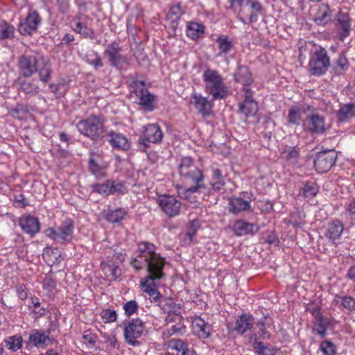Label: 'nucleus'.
Returning <instances> with one entry per match:
<instances>
[{
  "label": "nucleus",
  "instance_id": "obj_1",
  "mask_svg": "<svg viewBox=\"0 0 355 355\" xmlns=\"http://www.w3.org/2000/svg\"><path fill=\"white\" fill-rule=\"evenodd\" d=\"M155 245L150 242L141 241L138 243V255L131 261V265L137 270L144 268L148 270H163L165 260L159 254L155 252Z\"/></svg>",
  "mask_w": 355,
  "mask_h": 355
},
{
  "label": "nucleus",
  "instance_id": "obj_2",
  "mask_svg": "<svg viewBox=\"0 0 355 355\" xmlns=\"http://www.w3.org/2000/svg\"><path fill=\"white\" fill-rule=\"evenodd\" d=\"M178 171L180 175L184 182L194 184V186L187 189V192L193 193L200 189L205 188L202 171L194 164L192 157H182L179 164Z\"/></svg>",
  "mask_w": 355,
  "mask_h": 355
},
{
  "label": "nucleus",
  "instance_id": "obj_3",
  "mask_svg": "<svg viewBox=\"0 0 355 355\" xmlns=\"http://www.w3.org/2000/svg\"><path fill=\"white\" fill-rule=\"evenodd\" d=\"M202 78L206 92L211 95L214 100L223 99L227 96L228 90L216 70L207 69L204 71Z\"/></svg>",
  "mask_w": 355,
  "mask_h": 355
},
{
  "label": "nucleus",
  "instance_id": "obj_4",
  "mask_svg": "<svg viewBox=\"0 0 355 355\" xmlns=\"http://www.w3.org/2000/svg\"><path fill=\"white\" fill-rule=\"evenodd\" d=\"M76 126L80 134L90 138L92 141H96L103 135V123L100 117L96 115L80 120Z\"/></svg>",
  "mask_w": 355,
  "mask_h": 355
},
{
  "label": "nucleus",
  "instance_id": "obj_5",
  "mask_svg": "<svg viewBox=\"0 0 355 355\" xmlns=\"http://www.w3.org/2000/svg\"><path fill=\"white\" fill-rule=\"evenodd\" d=\"M122 47L119 42L114 41L108 44L104 51L109 64L118 70H125L130 64V58L121 53Z\"/></svg>",
  "mask_w": 355,
  "mask_h": 355
},
{
  "label": "nucleus",
  "instance_id": "obj_6",
  "mask_svg": "<svg viewBox=\"0 0 355 355\" xmlns=\"http://www.w3.org/2000/svg\"><path fill=\"white\" fill-rule=\"evenodd\" d=\"M232 6L239 8V15L248 18L249 24L256 22L258 15L261 13L262 6L258 1L253 0H229Z\"/></svg>",
  "mask_w": 355,
  "mask_h": 355
},
{
  "label": "nucleus",
  "instance_id": "obj_7",
  "mask_svg": "<svg viewBox=\"0 0 355 355\" xmlns=\"http://www.w3.org/2000/svg\"><path fill=\"white\" fill-rule=\"evenodd\" d=\"M329 66L330 60L327 51L322 47L315 50L309 63L311 73L314 76L323 75L327 72Z\"/></svg>",
  "mask_w": 355,
  "mask_h": 355
},
{
  "label": "nucleus",
  "instance_id": "obj_8",
  "mask_svg": "<svg viewBox=\"0 0 355 355\" xmlns=\"http://www.w3.org/2000/svg\"><path fill=\"white\" fill-rule=\"evenodd\" d=\"M73 232V223L71 220L67 219L58 230L51 227L46 229V236L58 243H65L71 241Z\"/></svg>",
  "mask_w": 355,
  "mask_h": 355
},
{
  "label": "nucleus",
  "instance_id": "obj_9",
  "mask_svg": "<svg viewBox=\"0 0 355 355\" xmlns=\"http://www.w3.org/2000/svg\"><path fill=\"white\" fill-rule=\"evenodd\" d=\"M132 92L139 100V104L146 110L152 111L154 109V95L151 94L146 87L145 82L143 80H134L131 83Z\"/></svg>",
  "mask_w": 355,
  "mask_h": 355
},
{
  "label": "nucleus",
  "instance_id": "obj_10",
  "mask_svg": "<svg viewBox=\"0 0 355 355\" xmlns=\"http://www.w3.org/2000/svg\"><path fill=\"white\" fill-rule=\"evenodd\" d=\"M337 152L335 150H323L317 153L314 159V166L318 173H325L335 164Z\"/></svg>",
  "mask_w": 355,
  "mask_h": 355
},
{
  "label": "nucleus",
  "instance_id": "obj_11",
  "mask_svg": "<svg viewBox=\"0 0 355 355\" xmlns=\"http://www.w3.org/2000/svg\"><path fill=\"white\" fill-rule=\"evenodd\" d=\"M19 77H31L38 69V60L33 55H23L18 59Z\"/></svg>",
  "mask_w": 355,
  "mask_h": 355
},
{
  "label": "nucleus",
  "instance_id": "obj_12",
  "mask_svg": "<svg viewBox=\"0 0 355 355\" xmlns=\"http://www.w3.org/2000/svg\"><path fill=\"white\" fill-rule=\"evenodd\" d=\"M144 329V322L139 319H133L129 322L124 327L123 335L125 341L133 346L138 344L137 339L141 336Z\"/></svg>",
  "mask_w": 355,
  "mask_h": 355
},
{
  "label": "nucleus",
  "instance_id": "obj_13",
  "mask_svg": "<svg viewBox=\"0 0 355 355\" xmlns=\"http://www.w3.org/2000/svg\"><path fill=\"white\" fill-rule=\"evenodd\" d=\"M144 137L139 139V144L144 146L142 150H145L148 147L145 141L153 144L160 143L163 138V132L158 125L148 124L145 127Z\"/></svg>",
  "mask_w": 355,
  "mask_h": 355
},
{
  "label": "nucleus",
  "instance_id": "obj_14",
  "mask_svg": "<svg viewBox=\"0 0 355 355\" xmlns=\"http://www.w3.org/2000/svg\"><path fill=\"white\" fill-rule=\"evenodd\" d=\"M41 23V17L35 10H29L25 20L20 22L18 30L23 35H31L36 31Z\"/></svg>",
  "mask_w": 355,
  "mask_h": 355
},
{
  "label": "nucleus",
  "instance_id": "obj_15",
  "mask_svg": "<svg viewBox=\"0 0 355 355\" xmlns=\"http://www.w3.org/2000/svg\"><path fill=\"white\" fill-rule=\"evenodd\" d=\"M162 211L169 217L178 215L180 212L181 202L172 196H162L157 200Z\"/></svg>",
  "mask_w": 355,
  "mask_h": 355
},
{
  "label": "nucleus",
  "instance_id": "obj_16",
  "mask_svg": "<svg viewBox=\"0 0 355 355\" xmlns=\"http://www.w3.org/2000/svg\"><path fill=\"white\" fill-rule=\"evenodd\" d=\"M148 275L144 278L141 279L140 285L144 292L150 293V291L156 288L155 281L159 280L164 276L163 270H152L151 268L147 270Z\"/></svg>",
  "mask_w": 355,
  "mask_h": 355
},
{
  "label": "nucleus",
  "instance_id": "obj_17",
  "mask_svg": "<svg viewBox=\"0 0 355 355\" xmlns=\"http://www.w3.org/2000/svg\"><path fill=\"white\" fill-rule=\"evenodd\" d=\"M106 136L107 142L114 149L126 151L131 147L127 137L121 133L111 130L106 134Z\"/></svg>",
  "mask_w": 355,
  "mask_h": 355
},
{
  "label": "nucleus",
  "instance_id": "obj_18",
  "mask_svg": "<svg viewBox=\"0 0 355 355\" xmlns=\"http://www.w3.org/2000/svg\"><path fill=\"white\" fill-rule=\"evenodd\" d=\"M190 103L198 110V112L204 117L209 116L212 112V105L207 98L200 94L194 93L191 96Z\"/></svg>",
  "mask_w": 355,
  "mask_h": 355
},
{
  "label": "nucleus",
  "instance_id": "obj_19",
  "mask_svg": "<svg viewBox=\"0 0 355 355\" xmlns=\"http://www.w3.org/2000/svg\"><path fill=\"white\" fill-rule=\"evenodd\" d=\"M19 224L24 232L31 236H34L40 230L39 220L31 215L22 216L19 218Z\"/></svg>",
  "mask_w": 355,
  "mask_h": 355
},
{
  "label": "nucleus",
  "instance_id": "obj_20",
  "mask_svg": "<svg viewBox=\"0 0 355 355\" xmlns=\"http://www.w3.org/2000/svg\"><path fill=\"white\" fill-rule=\"evenodd\" d=\"M281 158L289 166H296L299 164L300 154L295 146H282L279 150Z\"/></svg>",
  "mask_w": 355,
  "mask_h": 355
},
{
  "label": "nucleus",
  "instance_id": "obj_21",
  "mask_svg": "<svg viewBox=\"0 0 355 355\" xmlns=\"http://www.w3.org/2000/svg\"><path fill=\"white\" fill-rule=\"evenodd\" d=\"M306 129L311 134H322L325 132L324 119L319 114H312L306 117Z\"/></svg>",
  "mask_w": 355,
  "mask_h": 355
},
{
  "label": "nucleus",
  "instance_id": "obj_22",
  "mask_svg": "<svg viewBox=\"0 0 355 355\" xmlns=\"http://www.w3.org/2000/svg\"><path fill=\"white\" fill-rule=\"evenodd\" d=\"M259 228L254 223H248L243 220H237L233 225V231L236 236H241L245 234H254L258 232Z\"/></svg>",
  "mask_w": 355,
  "mask_h": 355
},
{
  "label": "nucleus",
  "instance_id": "obj_23",
  "mask_svg": "<svg viewBox=\"0 0 355 355\" xmlns=\"http://www.w3.org/2000/svg\"><path fill=\"white\" fill-rule=\"evenodd\" d=\"M336 20L340 38L343 40L351 31V19L348 14L339 12Z\"/></svg>",
  "mask_w": 355,
  "mask_h": 355
},
{
  "label": "nucleus",
  "instance_id": "obj_24",
  "mask_svg": "<svg viewBox=\"0 0 355 355\" xmlns=\"http://www.w3.org/2000/svg\"><path fill=\"white\" fill-rule=\"evenodd\" d=\"M101 269L106 279L110 282L115 281L122 272L119 266L113 260H108L101 263Z\"/></svg>",
  "mask_w": 355,
  "mask_h": 355
},
{
  "label": "nucleus",
  "instance_id": "obj_25",
  "mask_svg": "<svg viewBox=\"0 0 355 355\" xmlns=\"http://www.w3.org/2000/svg\"><path fill=\"white\" fill-rule=\"evenodd\" d=\"M182 15L183 11L180 3L171 6L166 14V19L173 31L178 28V21Z\"/></svg>",
  "mask_w": 355,
  "mask_h": 355
},
{
  "label": "nucleus",
  "instance_id": "obj_26",
  "mask_svg": "<svg viewBox=\"0 0 355 355\" xmlns=\"http://www.w3.org/2000/svg\"><path fill=\"white\" fill-rule=\"evenodd\" d=\"M330 324V320L324 317L319 312L315 316L313 331H315L321 338H324Z\"/></svg>",
  "mask_w": 355,
  "mask_h": 355
},
{
  "label": "nucleus",
  "instance_id": "obj_27",
  "mask_svg": "<svg viewBox=\"0 0 355 355\" xmlns=\"http://www.w3.org/2000/svg\"><path fill=\"white\" fill-rule=\"evenodd\" d=\"M230 211L233 214H238L241 211L250 209V203L240 197L231 198L229 201Z\"/></svg>",
  "mask_w": 355,
  "mask_h": 355
},
{
  "label": "nucleus",
  "instance_id": "obj_28",
  "mask_svg": "<svg viewBox=\"0 0 355 355\" xmlns=\"http://www.w3.org/2000/svg\"><path fill=\"white\" fill-rule=\"evenodd\" d=\"M26 77H18L17 83L20 89L26 94H36L39 92L40 87L37 80H26Z\"/></svg>",
  "mask_w": 355,
  "mask_h": 355
},
{
  "label": "nucleus",
  "instance_id": "obj_29",
  "mask_svg": "<svg viewBox=\"0 0 355 355\" xmlns=\"http://www.w3.org/2000/svg\"><path fill=\"white\" fill-rule=\"evenodd\" d=\"M234 80L243 86H250L253 83L252 74L245 66H239L234 73Z\"/></svg>",
  "mask_w": 355,
  "mask_h": 355
},
{
  "label": "nucleus",
  "instance_id": "obj_30",
  "mask_svg": "<svg viewBox=\"0 0 355 355\" xmlns=\"http://www.w3.org/2000/svg\"><path fill=\"white\" fill-rule=\"evenodd\" d=\"M343 230V223L338 220H335L328 224L325 236L329 239L335 241L340 238Z\"/></svg>",
  "mask_w": 355,
  "mask_h": 355
},
{
  "label": "nucleus",
  "instance_id": "obj_31",
  "mask_svg": "<svg viewBox=\"0 0 355 355\" xmlns=\"http://www.w3.org/2000/svg\"><path fill=\"white\" fill-rule=\"evenodd\" d=\"M252 316L247 314L241 315L236 320L234 330L239 334H243L252 327Z\"/></svg>",
  "mask_w": 355,
  "mask_h": 355
},
{
  "label": "nucleus",
  "instance_id": "obj_32",
  "mask_svg": "<svg viewBox=\"0 0 355 355\" xmlns=\"http://www.w3.org/2000/svg\"><path fill=\"white\" fill-rule=\"evenodd\" d=\"M169 346L175 349L177 355H194L193 350L188 347V343L181 339H172L169 341Z\"/></svg>",
  "mask_w": 355,
  "mask_h": 355
},
{
  "label": "nucleus",
  "instance_id": "obj_33",
  "mask_svg": "<svg viewBox=\"0 0 355 355\" xmlns=\"http://www.w3.org/2000/svg\"><path fill=\"white\" fill-rule=\"evenodd\" d=\"M192 325L199 338H207L209 336L210 327L202 318H196L193 321Z\"/></svg>",
  "mask_w": 355,
  "mask_h": 355
},
{
  "label": "nucleus",
  "instance_id": "obj_34",
  "mask_svg": "<svg viewBox=\"0 0 355 355\" xmlns=\"http://www.w3.org/2000/svg\"><path fill=\"white\" fill-rule=\"evenodd\" d=\"M212 175L210 184L213 190L216 191H220L225 185L224 176L220 169L214 167L211 168Z\"/></svg>",
  "mask_w": 355,
  "mask_h": 355
},
{
  "label": "nucleus",
  "instance_id": "obj_35",
  "mask_svg": "<svg viewBox=\"0 0 355 355\" xmlns=\"http://www.w3.org/2000/svg\"><path fill=\"white\" fill-rule=\"evenodd\" d=\"M355 116V103L345 104L338 112V120L340 122L346 121Z\"/></svg>",
  "mask_w": 355,
  "mask_h": 355
},
{
  "label": "nucleus",
  "instance_id": "obj_36",
  "mask_svg": "<svg viewBox=\"0 0 355 355\" xmlns=\"http://www.w3.org/2000/svg\"><path fill=\"white\" fill-rule=\"evenodd\" d=\"M6 347L10 352H17L23 345V338L20 334L8 336L4 340Z\"/></svg>",
  "mask_w": 355,
  "mask_h": 355
},
{
  "label": "nucleus",
  "instance_id": "obj_37",
  "mask_svg": "<svg viewBox=\"0 0 355 355\" xmlns=\"http://www.w3.org/2000/svg\"><path fill=\"white\" fill-rule=\"evenodd\" d=\"M205 32V26L197 22H190L187 27V35L195 40L200 37Z\"/></svg>",
  "mask_w": 355,
  "mask_h": 355
},
{
  "label": "nucleus",
  "instance_id": "obj_38",
  "mask_svg": "<svg viewBox=\"0 0 355 355\" xmlns=\"http://www.w3.org/2000/svg\"><path fill=\"white\" fill-rule=\"evenodd\" d=\"M257 110L258 106L255 101H243L239 105V111L246 117L254 115Z\"/></svg>",
  "mask_w": 355,
  "mask_h": 355
},
{
  "label": "nucleus",
  "instance_id": "obj_39",
  "mask_svg": "<svg viewBox=\"0 0 355 355\" xmlns=\"http://www.w3.org/2000/svg\"><path fill=\"white\" fill-rule=\"evenodd\" d=\"M334 301L336 304H340L349 311L355 310V299L351 296L336 295Z\"/></svg>",
  "mask_w": 355,
  "mask_h": 355
},
{
  "label": "nucleus",
  "instance_id": "obj_40",
  "mask_svg": "<svg viewBox=\"0 0 355 355\" xmlns=\"http://www.w3.org/2000/svg\"><path fill=\"white\" fill-rule=\"evenodd\" d=\"M331 10L328 4L322 3L318 10L315 21L319 24H326L330 19Z\"/></svg>",
  "mask_w": 355,
  "mask_h": 355
},
{
  "label": "nucleus",
  "instance_id": "obj_41",
  "mask_svg": "<svg viewBox=\"0 0 355 355\" xmlns=\"http://www.w3.org/2000/svg\"><path fill=\"white\" fill-rule=\"evenodd\" d=\"M29 342L38 348L43 347L44 345V331L37 329L32 330L29 336Z\"/></svg>",
  "mask_w": 355,
  "mask_h": 355
},
{
  "label": "nucleus",
  "instance_id": "obj_42",
  "mask_svg": "<svg viewBox=\"0 0 355 355\" xmlns=\"http://www.w3.org/2000/svg\"><path fill=\"white\" fill-rule=\"evenodd\" d=\"M15 27L8 22L2 20L0 21V40H7L13 37Z\"/></svg>",
  "mask_w": 355,
  "mask_h": 355
},
{
  "label": "nucleus",
  "instance_id": "obj_43",
  "mask_svg": "<svg viewBox=\"0 0 355 355\" xmlns=\"http://www.w3.org/2000/svg\"><path fill=\"white\" fill-rule=\"evenodd\" d=\"M253 348L259 355H275L276 353L275 349L270 345H264L263 342L257 341L254 342Z\"/></svg>",
  "mask_w": 355,
  "mask_h": 355
},
{
  "label": "nucleus",
  "instance_id": "obj_44",
  "mask_svg": "<svg viewBox=\"0 0 355 355\" xmlns=\"http://www.w3.org/2000/svg\"><path fill=\"white\" fill-rule=\"evenodd\" d=\"M349 65V62L344 53H342L335 62L333 69L336 74L340 75L345 71Z\"/></svg>",
  "mask_w": 355,
  "mask_h": 355
},
{
  "label": "nucleus",
  "instance_id": "obj_45",
  "mask_svg": "<svg viewBox=\"0 0 355 355\" xmlns=\"http://www.w3.org/2000/svg\"><path fill=\"white\" fill-rule=\"evenodd\" d=\"M216 42L218 44V48L221 53H227L233 47L232 42L229 40L227 36H218Z\"/></svg>",
  "mask_w": 355,
  "mask_h": 355
},
{
  "label": "nucleus",
  "instance_id": "obj_46",
  "mask_svg": "<svg viewBox=\"0 0 355 355\" xmlns=\"http://www.w3.org/2000/svg\"><path fill=\"white\" fill-rule=\"evenodd\" d=\"M88 17L85 15L76 16L71 21V27L75 31H78L84 26H87Z\"/></svg>",
  "mask_w": 355,
  "mask_h": 355
},
{
  "label": "nucleus",
  "instance_id": "obj_47",
  "mask_svg": "<svg viewBox=\"0 0 355 355\" xmlns=\"http://www.w3.org/2000/svg\"><path fill=\"white\" fill-rule=\"evenodd\" d=\"M126 215V211L123 209H116L113 211H110L107 214V220L110 223H115L121 221L125 216Z\"/></svg>",
  "mask_w": 355,
  "mask_h": 355
},
{
  "label": "nucleus",
  "instance_id": "obj_48",
  "mask_svg": "<svg viewBox=\"0 0 355 355\" xmlns=\"http://www.w3.org/2000/svg\"><path fill=\"white\" fill-rule=\"evenodd\" d=\"M271 324V320L268 317L265 316L263 320H260L257 326L259 328L260 336L263 339L268 338L270 337V334L267 331V327H270Z\"/></svg>",
  "mask_w": 355,
  "mask_h": 355
},
{
  "label": "nucleus",
  "instance_id": "obj_49",
  "mask_svg": "<svg viewBox=\"0 0 355 355\" xmlns=\"http://www.w3.org/2000/svg\"><path fill=\"white\" fill-rule=\"evenodd\" d=\"M301 111L300 108L295 106L289 110L288 121L290 123L298 125L300 123Z\"/></svg>",
  "mask_w": 355,
  "mask_h": 355
},
{
  "label": "nucleus",
  "instance_id": "obj_50",
  "mask_svg": "<svg viewBox=\"0 0 355 355\" xmlns=\"http://www.w3.org/2000/svg\"><path fill=\"white\" fill-rule=\"evenodd\" d=\"M320 349L325 355H335L336 353V345L329 340L321 342L320 344Z\"/></svg>",
  "mask_w": 355,
  "mask_h": 355
},
{
  "label": "nucleus",
  "instance_id": "obj_51",
  "mask_svg": "<svg viewBox=\"0 0 355 355\" xmlns=\"http://www.w3.org/2000/svg\"><path fill=\"white\" fill-rule=\"evenodd\" d=\"M58 135L60 141L62 144V146L58 144V150L60 151L62 155H64L67 153L66 148L69 146L70 137L64 132H59Z\"/></svg>",
  "mask_w": 355,
  "mask_h": 355
},
{
  "label": "nucleus",
  "instance_id": "obj_52",
  "mask_svg": "<svg viewBox=\"0 0 355 355\" xmlns=\"http://www.w3.org/2000/svg\"><path fill=\"white\" fill-rule=\"evenodd\" d=\"M89 168L90 172L96 178H101L105 175L102 168L95 162L93 157H90L89 159Z\"/></svg>",
  "mask_w": 355,
  "mask_h": 355
},
{
  "label": "nucleus",
  "instance_id": "obj_53",
  "mask_svg": "<svg viewBox=\"0 0 355 355\" xmlns=\"http://www.w3.org/2000/svg\"><path fill=\"white\" fill-rule=\"evenodd\" d=\"M304 194L307 198L315 196L318 192V189L314 182H307L303 187Z\"/></svg>",
  "mask_w": 355,
  "mask_h": 355
},
{
  "label": "nucleus",
  "instance_id": "obj_54",
  "mask_svg": "<svg viewBox=\"0 0 355 355\" xmlns=\"http://www.w3.org/2000/svg\"><path fill=\"white\" fill-rule=\"evenodd\" d=\"M93 191L100 194L110 193V181H106L103 184H96L92 186Z\"/></svg>",
  "mask_w": 355,
  "mask_h": 355
},
{
  "label": "nucleus",
  "instance_id": "obj_55",
  "mask_svg": "<svg viewBox=\"0 0 355 355\" xmlns=\"http://www.w3.org/2000/svg\"><path fill=\"white\" fill-rule=\"evenodd\" d=\"M138 303L135 300H130L127 302L123 305V309L125 310V314L128 316H130L133 313H135L138 309Z\"/></svg>",
  "mask_w": 355,
  "mask_h": 355
},
{
  "label": "nucleus",
  "instance_id": "obj_56",
  "mask_svg": "<svg viewBox=\"0 0 355 355\" xmlns=\"http://www.w3.org/2000/svg\"><path fill=\"white\" fill-rule=\"evenodd\" d=\"M101 317L105 322L111 323L116 320L117 314L114 310L105 309L101 312Z\"/></svg>",
  "mask_w": 355,
  "mask_h": 355
},
{
  "label": "nucleus",
  "instance_id": "obj_57",
  "mask_svg": "<svg viewBox=\"0 0 355 355\" xmlns=\"http://www.w3.org/2000/svg\"><path fill=\"white\" fill-rule=\"evenodd\" d=\"M13 204L17 208H24L28 205V201L25 198L24 195L20 193L15 196Z\"/></svg>",
  "mask_w": 355,
  "mask_h": 355
},
{
  "label": "nucleus",
  "instance_id": "obj_58",
  "mask_svg": "<svg viewBox=\"0 0 355 355\" xmlns=\"http://www.w3.org/2000/svg\"><path fill=\"white\" fill-rule=\"evenodd\" d=\"M65 89L64 84H52L49 85V89L54 94L55 98L61 97L64 94Z\"/></svg>",
  "mask_w": 355,
  "mask_h": 355
},
{
  "label": "nucleus",
  "instance_id": "obj_59",
  "mask_svg": "<svg viewBox=\"0 0 355 355\" xmlns=\"http://www.w3.org/2000/svg\"><path fill=\"white\" fill-rule=\"evenodd\" d=\"M94 59H89V58H87V62L93 66L95 69H98L103 66V60L101 58V56L98 55V53L95 52L94 53Z\"/></svg>",
  "mask_w": 355,
  "mask_h": 355
},
{
  "label": "nucleus",
  "instance_id": "obj_60",
  "mask_svg": "<svg viewBox=\"0 0 355 355\" xmlns=\"http://www.w3.org/2000/svg\"><path fill=\"white\" fill-rule=\"evenodd\" d=\"M123 188V184L119 181L110 182V193H121Z\"/></svg>",
  "mask_w": 355,
  "mask_h": 355
},
{
  "label": "nucleus",
  "instance_id": "obj_61",
  "mask_svg": "<svg viewBox=\"0 0 355 355\" xmlns=\"http://www.w3.org/2000/svg\"><path fill=\"white\" fill-rule=\"evenodd\" d=\"M76 33L81 35L84 38L94 40V32L93 29L89 28L87 26H84L79 31H76Z\"/></svg>",
  "mask_w": 355,
  "mask_h": 355
},
{
  "label": "nucleus",
  "instance_id": "obj_62",
  "mask_svg": "<svg viewBox=\"0 0 355 355\" xmlns=\"http://www.w3.org/2000/svg\"><path fill=\"white\" fill-rule=\"evenodd\" d=\"M182 320V317L179 313H176V311L175 309V306H173V309L168 311L167 317L166 318V322L167 323H171L173 322H176L177 320L180 321Z\"/></svg>",
  "mask_w": 355,
  "mask_h": 355
},
{
  "label": "nucleus",
  "instance_id": "obj_63",
  "mask_svg": "<svg viewBox=\"0 0 355 355\" xmlns=\"http://www.w3.org/2000/svg\"><path fill=\"white\" fill-rule=\"evenodd\" d=\"M17 295L19 299L24 300L28 297V290L24 284H19L16 288Z\"/></svg>",
  "mask_w": 355,
  "mask_h": 355
},
{
  "label": "nucleus",
  "instance_id": "obj_64",
  "mask_svg": "<svg viewBox=\"0 0 355 355\" xmlns=\"http://www.w3.org/2000/svg\"><path fill=\"white\" fill-rule=\"evenodd\" d=\"M347 211L349 214L350 219L355 224V199H353L349 204Z\"/></svg>",
  "mask_w": 355,
  "mask_h": 355
}]
</instances>
